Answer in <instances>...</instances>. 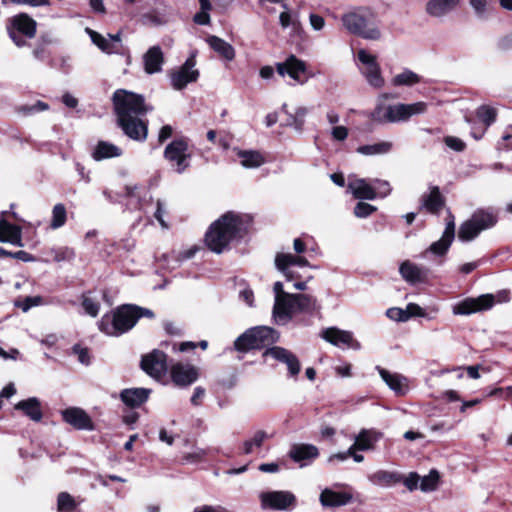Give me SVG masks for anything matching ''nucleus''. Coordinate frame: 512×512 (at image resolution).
<instances>
[{"label":"nucleus","instance_id":"obj_1","mask_svg":"<svg viewBox=\"0 0 512 512\" xmlns=\"http://www.w3.org/2000/svg\"><path fill=\"white\" fill-rule=\"evenodd\" d=\"M114 111L118 118V124L123 132L131 139L144 141L147 138V125L140 119L152 108L145 104L141 95L118 89L113 97Z\"/></svg>","mask_w":512,"mask_h":512},{"label":"nucleus","instance_id":"obj_2","mask_svg":"<svg viewBox=\"0 0 512 512\" xmlns=\"http://www.w3.org/2000/svg\"><path fill=\"white\" fill-rule=\"evenodd\" d=\"M248 218L246 216L227 212L213 222L205 235L207 247L215 252L222 253L232 242L241 239L247 231Z\"/></svg>","mask_w":512,"mask_h":512},{"label":"nucleus","instance_id":"obj_3","mask_svg":"<svg viewBox=\"0 0 512 512\" xmlns=\"http://www.w3.org/2000/svg\"><path fill=\"white\" fill-rule=\"evenodd\" d=\"M341 21L345 29L351 34L373 41L381 38V30L369 9L359 8L347 12L342 16Z\"/></svg>","mask_w":512,"mask_h":512},{"label":"nucleus","instance_id":"obj_4","mask_svg":"<svg viewBox=\"0 0 512 512\" xmlns=\"http://www.w3.org/2000/svg\"><path fill=\"white\" fill-rule=\"evenodd\" d=\"M137 316L136 305H122L111 316L104 315L101 318L99 329L109 336L122 335L135 326Z\"/></svg>","mask_w":512,"mask_h":512},{"label":"nucleus","instance_id":"obj_5","mask_svg":"<svg viewBox=\"0 0 512 512\" xmlns=\"http://www.w3.org/2000/svg\"><path fill=\"white\" fill-rule=\"evenodd\" d=\"M497 223V215L490 209H478L463 222L458 231V238L463 242L475 239L482 231L490 229Z\"/></svg>","mask_w":512,"mask_h":512},{"label":"nucleus","instance_id":"obj_6","mask_svg":"<svg viewBox=\"0 0 512 512\" xmlns=\"http://www.w3.org/2000/svg\"><path fill=\"white\" fill-rule=\"evenodd\" d=\"M508 301L509 292L506 290L500 291L496 295L484 294L477 298H467L459 302L453 307V313L456 315H470L492 308L495 302L505 303Z\"/></svg>","mask_w":512,"mask_h":512},{"label":"nucleus","instance_id":"obj_7","mask_svg":"<svg viewBox=\"0 0 512 512\" xmlns=\"http://www.w3.org/2000/svg\"><path fill=\"white\" fill-rule=\"evenodd\" d=\"M276 332L267 326L254 327L247 330L235 341V348L239 351L259 349L276 341Z\"/></svg>","mask_w":512,"mask_h":512},{"label":"nucleus","instance_id":"obj_8","mask_svg":"<svg viewBox=\"0 0 512 512\" xmlns=\"http://www.w3.org/2000/svg\"><path fill=\"white\" fill-rule=\"evenodd\" d=\"M275 266L287 281H294L303 278V275L296 268L309 267L310 263L306 258L299 255L278 253L275 257Z\"/></svg>","mask_w":512,"mask_h":512},{"label":"nucleus","instance_id":"obj_9","mask_svg":"<svg viewBox=\"0 0 512 512\" xmlns=\"http://www.w3.org/2000/svg\"><path fill=\"white\" fill-rule=\"evenodd\" d=\"M164 157L177 173H183L190 160L187 142L182 139L172 141L166 146Z\"/></svg>","mask_w":512,"mask_h":512},{"label":"nucleus","instance_id":"obj_10","mask_svg":"<svg viewBox=\"0 0 512 512\" xmlns=\"http://www.w3.org/2000/svg\"><path fill=\"white\" fill-rule=\"evenodd\" d=\"M259 498L262 509L288 510L296 505V497L290 491L262 492Z\"/></svg>","mask_w":512,"mask_h":512},{"label":"nucleus","instance_id":"obj_11","mask_svg":"<svg viewBox=\"0 0 512 512\" xmlns=\"http://www.w3.org/2000/svg\"><path fill=\"white\" fill-rule=\"evenodd\" d=\"M357 57L360 63L363 65L360 71L367 80L368 84L374 88L383 87L384 78L381 75V68L376 61V57L369 54L364 49L358 51Z\"/></svg>","mask_w":512,"mask_h":512},{"label":"nucleus","instance_id":"obj_12","mask_svg":"<svg viewBox=\"0 0 512 512\" xmlns=\"http://www.w3.org/2000/svg\"><path fill=\"white\" fill-rule=\"evenodd\" d=\"M195 65L194 56H190L178 70L171 73V85L174 89L182 90L187 84L198 79L199 71L194 69Z\"/></svg>","mask_w":512,"mask_h":512},{"label":"nucleus","instance_id":"obj_13","mask_svg":"<svg viewBox=\"0 0 512 512\" xmlns=\"http://www.w3.org/2000/svg\"><path fill=\"white\" fill-rule=\"evenodd\" d=\"M298 301L296 294L289 293L284 295L283 299L275 301L273 307V317L278 324H287L293 315L300 313L298 311Z\"/></svg>","mask_w":512,"mask_h":512},{"label":"nucleus","instance_id":"obj_14","mask_svg":"<svg viewBox=\"0 0 512 512\" xmlns=\"http://www.w3.org/2000/svg\"><path fill=\"white\" fill-rule=\"evenodd\" d=\"M321 337L337 347H346L353 350L361 348V344L353 337L351 331L341 330L337 327H329L322 330Z\"/></svg>","mask_w":512,"mask_h":512},{"label":"nucleus","instance_id":"obj_15","mask_svg":"<svg viewBox=\"0 0 512 512\" xmlns=\"http://www.w3.org/2000/svg\"><path fill=\"white\" fill-rule=\"evenodd\" d=\"M141 368L151 377L160 379L167 371L166 354L160 350H153L144 355L141 360Z\"/></svg>","mask_w":512,"mask_h":512},{"label":"nucleus","instance_id":"obj_16","mask_svg":"<svg viewBox=\"0 0 512 512\" xmlns=\"http://www.w3.org/2000/svg\"><path fill=\"white\" fill-rule=\"evenodd\" d=\"M276 71L282 77L288 75L299 84H304L307 81L302 78L306 71V64L295 55H289L285 61L276 63Z\"/></svg>","mask_w":512,"mask_h":512},{"label":"nucleus","instance_id":"obj_17","mask_svg":"<svg viewBox=\"0 0 512 512\" xmlns=\"http://www.w3.org/2000/svg\"><path fill=\"white\" fill-rule=\"evenodd\" d=\"M264 356H270L273 359L286 364L289 375L292 377L297 376L301 370V365L297 356L283 347L274 346L268 348L264 352Z\"/></svg>","mask_w":512,"mask_h":512},{"label":"nucleus","instance_id":"obj_18","mask_svg":"<svg viewBox=\"0 0 512 512\" xmlns=\"http://www.w3.org/2000/svg\"><path fill=\"white\" fill-rule=\"evenodd\" d=\"M86 33L90 36L91 41L102 51L107 54L119 53L122 49V41L120 32L108 37H104L100 33L90 29H85Z\"/></svg>","mask_w":512,"mask_h":512},{"label":"nucleus","instance_id":"obj_19","mask_svg":"<svg viewBox=\"0 0 512 512\" xmlns=\"http://www.w3.org/2000/svg\"><path fill=\"white\" fill-rule=\"evenodd\" d=\"M382 380L387 386L394 391L396 395L403 396L409 390L408 380L405 376L399 373H392L384 368L377 366L376 368Z\"/></svg>","mask_w":512,"mask_h":512},{"label":"nucleus","instance_id":"obj_20","mask_svg":"<svg viewBox=\"0 0 512 512\" xmlns=\"http://www.w3.org/2000/svg\"><path fill=\"white\" fill-rule=\"evenodd\" d=\"M171 377L175 384L188 386L197 380L198 372L190 364L177 363L171 368Z\"/></svg>","mask_w":512,"mask_h":512},{"label":"nucleus","instance_id":"obj_21","mask_svg":"<svg viewBox=\"0 0 512 512\" xmlns=\"http://www.w3.org/2000/svg\"><path fill=\"white\" fill-rule=\"evenodd\" d=\"M63 419L78 430H92L93 424L88 414L80 408H68L62 412Z\"/></svg>","mask_w":512,"mask_h":512},{"label":"nucleus","instance_id":"obj_22","mask_svg":"<svg viewBox=\"0 0 512 512\" xmlns=\"http://www.w3.org/2000/svg\"><path fill=\"white\" fill-rule=\"evenodd\" d=\"M5 212L1 213L0 218V242L10 243L15 246H23L21 238V228L10 224L4 219Z\"/></svg>","mask_w":512,"mask_h":512},{"label":"nucleus","instance_id":"obj_23","mask_svg":"<svg viewBox=\"0 0 512 512\" xmlns=\"http://www.w3.org/2000/svg\"><path fill=\"white\" fill-rule=\"evenodd\" d=\"M352 495L346 492H338L329 488L322 490L319 501L325 508H336L348 504Z\"/></svg>","mask_w":512,"mask_h":512},{"label":"nucleus","instance_id":"obj_24","mask_svg":"<svg viewBox=\"0 0 512 512\" xmlns=\"http://www.w3.org/2000/svg\"><path fill=\"white\" fill-rule=\"evenodd\" d=\"M348 189L357 199L373 200L377 197L373 183L368 182L366 179L355 178L349 180Z\"/></svg>","mask_w":512,"mask_h":512},{"label":"nucleus","instance_id":"obj_25","mask_svg":"<svg viewBox=\"0 0 512 512\" xmlns=\"http://www.w3.org/2000/svg\"><path fill=\"white\" fill-rule=\"evenodd\" d=\"M383 437L382 432L376 429H362L355 437V448L359 451L374 449L376 443Z\"/></svg>","mask_w":512,"mask_h":512},{"label":"nucleus","instance_id":"obj_26","mask_svg":"<svg viewBox=\"0 0 512 512\" xmlns=\"http://www.w3.org/2000/svg\"><path fill=\"white\" fill-rule=\"evenodd\" d=\"M144 70L147 74H155L162 70L164 55L160 46H153L143 56Z\"/></svg>","mask_w":512,"mask_h":512},{"label":"nucleus","instance_id":"obj_27","mask_svg":"<svg viewBox=\"0 0 512 512\" xmlns=\"http://www.w3.org/2000/svg\"><path fill=\"white\" fill-rule=\"evenodd\" d=\"M233 152L239 159L241 166L246 169L259 168L265 163V157L259 151L234 148Z\"/></svg>","mask_w":512,"mask_h":512},{"label":"nucleus","instance_id":"obj_28","mask_svg":"<svg viewBox=\"0 0 512 512\" xmlns=\"http://www.w3.org/2000/svg\"><path fill=\"white\" fill-rule=\"evenodd\" d=\"M151 390L146 388H129L120 393L123 403L131 408L139 407L147 401Z\"/></svg>","mask_w":512,"mask_h":512},{"label":"nucleus","instance_id":"obj_29","mask_svg":"<svg viewBox=\"0 0 512 512\" xmlns=\"http://www.w3.org/2000/svg\"><path fill=\"white\" fill-rule=\"evenodd\" d=\"M122 155V149L108 141H98L91 152V157L95 161L115 158Z\"/></svg>","mask_w":512,"mask_h":512},{"label":"nucleus","instance_id":"obj_30","mask_svg":"<svg viewBox=\"0 0 512 512\" xmlns=\"http://www.w3.org/2000/svg\"><path fill=\"white\" fill-rule=\"evenodd\" d=\"M16 410H21L32 421L39 422L42 417L41 403L38 398L30 397L22 400L15 405Z\"/></svg>","mask_w":512,"mask_h":512},{"label":"nucleus","instance_id":"obj_31","mask_svg":"<svg viewBox=\"0 0 512 512\" xmlns=\"http://www.w3.org/2000/svg\"><path fill=\"white\" fill-rule=\"evenodd\" d=\"M318 455V448L312 444H295L289 451V457L295 462L310 461Z\"/></svg>","mask_w":512,"mask_h":512},{"label":"nucleus","instance_id":"obj_32","mask_svg":"<svg viewBox=\"0 0 512 512\" xmlns=\"http://www.w3.org/2000/svg\"><path fill=\"white\" fill-rule=\"evenodd\" d=\"M396 105H384L379 102L370 114V118L377 123H395L398 122L395 112Z\"/></svg>","mask_w":512,"mask_h":512},{"label":"nucleus","instance_id":"obj_33","mask_svg":"<svg viewBox=\"0 0 512 512\" xmlns=\"http://www.w3.org/2000/svg\"><path fill=\"white\" fill-rule=\"evenodd\" d=\"M206 42L220 57L227 61H232L235 58V49L231 44L214 35L207 37Z\"/></svg>","mask_w":512,"mask_h":512},{"label":"nucleus","instance_id":"obj_34","mask_svg":"<svg viewBox=\"0 0 512 512\" xmlns=\"http://www.w3.org/2000/svg\"><path fill=\"white\" fill-rule=\"evenodd\" d=\"M368 480L377 486L391 487L402 480L400 474L387 470H377L368 476Z\"/></svg>","mask_w":512,"mask_h":512},{"label":"nucleus","instance_id":"obj_35","mask_svg":"<svg viewBox=\"0 0 512 512\" xmlns=\"http://www.w3.org/2000/svg\"><path fill=\"white\" fill-rule=\"evenodd\" d=\"M460 0H430L426 5V12L433 17H442L451 12Z\"/></svg>","mask_w":512,"mask_h":512},{"label":"nucleus","instance_id":"obj_36","mask_svg":"<svg viewBox=\"0 0 512 512\" xmlns=\"http://www.w3.org/2000/svg\"><path fill=\"white\" fill-rule=\"evenodd\" d=\"M444 205L443 197L438 187L430 189L429 194L422 196V207L430 213H438Z\"/></svg>","mask_w":512,"mask_h":512},{"label":"nucleus","instance_id":"obj_37","mask_svg":"<svg viewBox=\"0 0 512 512\" xmlns=\"http://www.w3.org/2000/svg\"><path fill=\"white\" fill-rule=\"evenodd\" d=\"M427 110L425 102H416L412 104H396L395 112L398 122L405 121L413 115L423 114Z\"/></svg>","mask_w":512,"mask_h":512},{"label":"nucleus","instance_id":"obj_38","mask_svg":"<svg viewBox=\"0 0 512 512\" xmlns=\"http://www.w3.org/2000/svg\"><path fill=\"white\" fill-rule=\"evenodd\" d=\"M14 28L28 38H33L36 34V22L27 14H19L12 20Z\"/></svg>","mask_w":512,"mask_h":512},{"label":"nucleus","instance_id":"obj_39","mask_svg":"<svg viewBox=\"0 0 512 512\" xmlns=\"http://www.w3.org/2000/svg\"><path fill=\"white\" fill-rule=\"evenodd\" d=\"M399 272L403 279L411 284L420 282L424 278L423 269L410 261H404L400 265Z\"/></svg>","mask_w":512,"mask_h":512},{"label":"nucleus","instance_id":"obj_40","mask_svg":"<svg viewBox=\"0 0 512 512\" xmlns=\"http://www.w3.org/2000/svg\"><path fill=\"white\" fill-rule=\"evenodd\" d=\"M282 111L287 115V125L293 127L297 131H302L305 124V118L308 114L306 107H298L295 113H290L287 110V104L282 105Z\"/></svg>","mask_w":512,"mask_h":512},{"label":"nucleus","instance_id":"obj_41","mask_svg":"<svg viewBox=\"0 0 512 512\" xmlns=\"http://www.w3.org/2000/svg\"><path fill=\"white\" fill-rule=\"evenodd\" d=\"M392 143L389 141H382L374 144H367L359 146L356 151L357 153L364 156H375L384 155L391 151Z\"/></svg>","mask_w":512,"mask_h":512},{"label":"nucleus","instance_id":"obj_42","mask_svg":"<svg viewBox=\"0 0 512 512\" xmlns=\"http://www.w3.org/2000/svg\"><path fill=\"white\" fill-rule=\"evenodd\" d=\"M420 81L421 76L409 69H404L392 78L391 83L394 86H413Z\"/></svg>","mask_w":512,"mask_h":512},{"label":"nucleus","instance_id":"obj_43","mask_svg":"<svg viewBox=\"0 0 512 512\" xmlns=\"http://www.w3.org/2000/svg\"><path fill=\"white\" fill-rule=\"evenodd\" d=\"M296 297L298 301L297 307L300 313H312L320 308L317 299L312 295L296 294Z\"/></svg>","mask_w":512,"mask_h":512},{"label":"nucleus","instance_id":"obj_44","mask_svg":"<svg viewBox=\"0 0 512 512\" xmlns=\"http://www.w3.org/2000/svg\"><path fill=\"white\" fill-rule=\"evenodd\" d=\"M67 211L62 203L56 204L52 209V218L50 227L52 229H58L66 223Z\"/></svg>","mask_w":512,"mask_h":512},{"label":"nucleus","instance_id":"obj_45","mask_svg":"<svg viewBox=\"0 0 512 512\" xmlns=\"http://www.w3.org/2000/svg\"><path fill=\"white\" fill-rule=\"evenodd\" d=\"M78 506V502L67 492H61L57 498L59 512H72Z\"/></svg>","mask_w":512,"mask_h":512},{"label":"nucleus","instance_id":"obj_46","mask_svg":"<svg viewBox=\"0 0 512 512\" xmlns=\"http://www.w3.org/2000/svg\"><path fill=\"white\" fill-rule=\"evenodd\" d=\"M268 438V435L265 431L259 430L257 431L253 437L249 440H246L243 444V451L245 454H250L253 451L254 447H261L263 442Z\"/></svg>","mask_w":512,"mask_h":512},{"label":"nucleus","instance_id":"obj_47","mask_svg":"<svg viewBox=\"0 0 512 512\" xmlns=\"http://www.w3.org/2000/svg\"><path fill=\"white\" fill-rule=\"evenodd\" d=\"M453 240L454 239L446 237V235L442 234V237L438 241L433 242L430 245L429 251L435 255L442 256L446 254Z\"/></svg>","mask_w":512,"mask_h":512},{"label":"nucleus","instance_id":"obj_48","mask_svg":"<svg viewBox=\"0 0 512 512\" xmlns=\"http://www.w3.org/2000/svg\"><path fill=\"white\" fill-rule=\"evenodd\" d=\"M439 481V474L436 470L430 471V473L420 479V489L423 492H430L437 488Z\"/></svg>","mask_w":512,"mask_h":512},{"label":"nucleus","instance_id":"obj_49","mask_svg":"<svg viewBox=\"0 0 512 512\" xmlns=\"http://www.w3.org/2000/svg\"><path fill=\"white\" fill-rule=\"evenodd\" d=\"M209 452L210 450L195 447L192 452L183 453L182 460L186 463L195 464L203 461Z\"/></svg>","mask_w":512,"mask_h":512},{"label":"nucleus","instance_id":"obj_50","mask_svg":"<svg viewBox=\"0 0 512 512\" xmlns=\"http://www.w3.org/2000/svg\"><path fill=\"white\" fill-rule=\"evenodd\" d=\"M476 115L486 126H490L496 120V110L489 106H480Z\"/></svg>","mask_w":512,"mask_h":512},{"label":"nucleus","instance_id":"obj_51","mask_svg":"<svg viewBox=\"0 0 512 512\" xmlns=\"http://www.w3.org/2000/svg\"><path fill=\"white\" fill-rule=\"evenodd\" d=\"M82 306L86 314L90 315L91 317H96L99 313V303L96 300L89 297L88 295H83Z\"/></svg>","mask_w":512,"mask_h":512},{"label":"nucleus","instance_id":"obj_52","mask_svg":"<svg viewBox=\"0 0 512 512\" xmlns=\"http://www.w3.org/2000/svg\"><path fill=\"white\" fill-rule=\"evenodd\" d=\"M470 5L478 18L483 19L487 16L489 12L487 0H470Z\"/></svg>","mask_w":512,"mask_h":512},{"label":"nucleus","instance_id":"obj_53","mask_svg":"<svg viewBox=\"0 0 512 512\" xmlns=\"http://www.w3.org/2000/svg\"><path fill=\"white\" fill-rule=\"evenodd\" d=\"M375 211V206L365 202H358L354 208V215L358 218H366Z\"/></svg>","mask_w":512,"mask_h":512},{"label":"nucleus","instance_id":"obj_54","mask_svg":"<svg viewBox=\"0 0 512 512\" xmlns=\"http://www.w3.org/2000/svg\"><path fill=\"white\" fill-rule=\"evenodd\" d=\"M42 303L40 296L26 297L23 300L16 301L15 305L20 308L23 312H27L30 308L38 306Z\"/></svg>","mask_w":512,"mask_h":512},{"label":"nucleus","instance_id":"obj_55","mask_svg":"<svg viewBox=\"0 0 512 512\" xmlns=\"http://www.w3.org/2000/svg\"><path fill=\"white\" fill-rule=\"evenodd\" d=\"M377 197H387L391 193V186L388 181L375 179L372 181Z\"/></svg>","mask_w":512,"mask_h":512},{"label":"nucleus","instance_id":"obj_56","mask_svg":"<svg viewBox=\"0 0 512 512\" xmlns=\"http://www.w3.org/2000/svg\"><path fill=\"white\" fill-rule=\"evenodd\" d=\"M444 143L448 148L456 152H462L466 148V144L463 140L454 136H446Z\"/></svg>","mask_w":512,"mask_h":512},{"label":"nucleus","instance_id":"obj_57","mask_svg":"<svg viewBox=\"0 0 512 512\" xmlns=\"http://www.w3.org/2000/svg\"><path fill=\"white\" fill-rule=\"evenodd\" d=\"M386 316L394 321L398 322H405L408 320V316L406 315V310H403L401 308L393 307L389 308L386 311Z\"/></svg>","mask_w":512,"mask_h":512},{"label":"nucleus","instance_id":"obj_58","mask_svg":"<svg viewBox=\"0 0 512 512\" xmlns=\"http://www.w3.org/2000/svg\"><path fill=\"white\" fill-rule=\"evenodd\" d=\"M73 353L77 355L78 361L83 365L90 364V356L87 348L81 347L79 344H76L72 348Z\"/></svg>","mask_w":512,"mask_h":512},{"label":"nucleus","instance_id":"obj_59","mask_svg":"<svg viewBox=\"0 0 512 512\" xmlns=\"http://www.w3.org/2000/svg\"><path fill=\"white\" fill-rule=\"evenodd\" d=\"M3 4L13 3L18 5H30L33 7L44 6L49 4V0H2Z\"/></svg>","mask_w":512,"mask_h":512},{"label":"nucleus","instance_id":"obj_60","mask_svg":"<svg viewBox=\"0 0 512 512\" xmlns=\"http://www.w3.org/2000/svg\"><path fill=\"white\" fill-rule=\"evenodd\" d=\"M164 213H165L164 203L160 199H158L156 202V211L154 213V216L163 228H167L168 226L163 219Z\"/></svg>","mask_w":512,"mask_h":512},{"label":"nucleus","instance_id":"obj_61","mask_svg":"<svg viewBox=\"0 0 512 512\" xmlns=\"http://www.w3.org/2000/svg\"><path fill=\"white\" fill-rule=\"evenodd\" d=\"M331 135L334 140L344 141L348 137V129L344 126H335L331 131Z\"/></svg>","mask_w":512,"mask_h":512},{"label":"nucleus","instance_id":"obj_62","mask_svg":"<svg viewBox=\"0 0 512 512\" xmlns=\"http://www.w3.org/2000/svg\"><path fill=\"white\" fill-rule=\"evenodd\" d=\"M420 481V477L417 473H410L408 477L404 480V485L409 489L410 491H413L418 488V484Z\"/></svg>","mask_w":512,"mask_h":512},{"label":"nucleus","instance_id":"obj_63","mask_svg":"<svg viewBox=\"0 0 512 512\" xmlns=\"http://www.w3.org/2000/svg\"><path fill=\"white\" fill-rule=\"evenodd\" d=\"M406 315L408 316V319L412 316H424V310L415 303H409L406 306Z\"/></svg>","mask_w":512,"mask_h":512},{"label":"nucleus","instance_id":"obj_64","mask_svg":"<svg viewBox=\"0 0 512 512\" xmlns=\"http://www.w3.org/2000/svg\"><path fill=\"white\" fill-rule=\"evenodd\" d=\"M193 21L198 25H208L210 23L209 12L200 10L194 15Z\"/></svg>","mask_w":512,"mask_h":512}]
</instances>
